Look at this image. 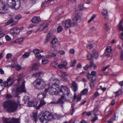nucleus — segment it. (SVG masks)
Here are the masks:
<instances>
[{
    "label": "nucleus",
    "instance_id": "1",
    "mask_svg": "<svg viewBox=\"0 0 123 123\" xmlns=\"http://www.w3.org/2000/svg\"><path fill=\"white\" fill-rule=\"evenodd\" d=\"M39 118L42 123H47L49 120L52 118L58 120L60 118L59 115L55 114L53 116L52 114L48 112H45L44 114H42L39 116Z\"/></svg>",
    "mask_w": 123,
    "mask_h": 123
},
{
    "label": "nucleus",
    "instance_id": "2",
    "mask_svg": "<svg viewBox=\"0 0 123 123\" xmlns=\"http://www.w3.org/2000/svg\"><path fill=\"white\" fill-rule=\"evenodd\" d=\"M4 107L6 110L9 112L16 111L17 108L16 102L12 100L5 101L4 104Z\"/></svg>",
    "mask_w": 123,
    "mask_h": 123
},
{
    "label": "nucleus",
    "instance_id": "3",
    "mask_svg": "<svg viewBox=\"0 0 123 123\" xmlns=\"http://www.w3.org/2000/svg\"><path fill=\"white\" fill-rule=\"evenodd\" d=\"M35 87L37 89H41L44 88L46 86L44 80L40 78H37L33 83Z\"/></svg>",
    "mask_w": 123,
    "mask_h": 123
},
{
    "label": "nucleus",
    "instance_id": "4",
    "mask_svg": "<svg viewBox=\"0 0 123 123\" xmlns=\"http://www.w3.org/2000/svg\"><path fill=\"white\" fill-rule=\"evenodd\" d=\"M58 87L55 86V85H52L49 86L48 88H46L45 90V92L46 94L47 92L50 94L53 95L56 91Z\"/></svg>",
    "mask_w": 123,
    "mask_h": 123
},
{
    "label": "nucleus",
    "instance_id": "5",
    "mask_svg": "<svg viewBox=\"0 0 123 123\" xmlns=\"http://www.w3.org/2000/svg\"><path fill=\"white\" fill-rule=\"evenodd\" d=\"M12 2H9L8 5L12 8L16 9H18L20 6L21 2L19 0H11Z\"/></svg>",
    "mask_w": 123,
    "mask_h": 123
},
{
    "label": "nucleus",
    "instance_id": "6",
    "mask_svg": "<svg viewBox=\"0 0 123 123\" xmlns=\"http://www.w3.org/2000/svg\"><path fill=\"white\" fill-rule=\"evenodd\" d=\"M67 64V62L66 61H62L61 63L59 65H58L57 62H52L51 63L52 66L53 67L56 68L58 67L59 68H65Z\"/></svg>",
    "mask_w": 123,
    "mask_h": 123
},
{
    "label": "nucleus",
    "instance_id": "7",
    "mask_svg": "<svg viewBox=\"0 0 123 123\" xmlns=\"http://www.w3.org/2000/svg\"><path fill=\"white\" fill-rule=\"evenodd\" d=\"M61 89L63 90L64 93L69 98H72V95L70 92L69 89L66 85H62L60 87Z\"/></svg>",
    "mask_w": 123,
    "mask_h": 123
},
{
    "label": "nucleus",
    "instance_id": "8",
    "mask_svg": "<svg viewBox=\"0 0 123 123\" xmlns=\"http://www.w3.org/2000/svg\"><path fill=\"white\" fill-rule=\"evenodd\" d=\"M4 123H20L19 120L14 118H4L3 119Z\"/></svg>",
    "mask_w": 123,
    "mask_h": 123
},
{
    "label": "nucleus",
    "instance_id": "9",
    "mask_svg": "<svg viewBox=\"0 0 123 123\" xmlns=\"http://www.w3.org/2000/svg\"><path fill=\"white\" fill-rule=\"evenodd\" d=\"M25 81H24L21 85L19 86V83H18V85L17 84V87L16 89V91L18 92H26V90L25 87Z\"/></svg>",
    "mask_w": 123,
    "mask_h": 123
},
{
    "label": "nucleus",
    "instance_id": "10",
    "mask_svg": "<svg viewBox=\"0 0 123 123\" xmlns=\"http://www.w3.org/2000/svg\"><path fill=\"white\" fill-rule=\"evenodd\" d=\"M81 20V18L80 14H78L75 17L73 18L72 20V24L74 26H75L77 25L78 23Z\"/></svg>",
    "mask_w": 123,
    "mask_h": 123
},
{
    "label": "nucleus",
    "instance_id": "11",
    "mask_svg": "<svg viewBox=\"0 0 123 123\" xmlns=\"http://www.w3.org/2000/svg\"><path fill=\"white\" fill-rule=\"evenodd\" d=\"M93 57H94L96 59H97L98 56V53L96 50H94L93 51ZM88 59L90 60H92L93 58V56L92 54H89L87 55Z\"/></svg>",
    "mask_w": 123,
    "mask_h": 123
},
{
    "label": "nucleus",
    "instance_id": "12",
    "mask_svg": "<svg viewBox=\"0 0 123 123\" xmlns=\"http://www.w3.org/2000/svg\"><path fill=\"white\" fill-rule=\"evenodd\" d=\"M72 90L74 92V99H75L76 98V93L75 92L77 90L78 88V86L77 85V83H76V82L74 81H72Z\"/></svg>",
    "mask_w": 123,
    "mask_h": 123
},
{
    "label": "nucleus",
    "instance_id": "13",
    "mask_svg": "<svg viewBox=\"0 0 123 123\" xmlns=\"http://www.w3.org/2000/svg\"><path fill=\"white\" fill-rule=\"evenodd\" d=\"M50 82L52 85H54L55 86L58 87V84L59 83L60 81L59 80L53 77H52L50 80Z\"/></svg>",
    "mask_w": 123,
    "mask_h": 123
},
{
    "label": "nucleus",
    "instance_id": "14",
    "mask_svg": "<svg viewBox=\"0 0 123 123\" xmlns=\"http://www.w3.org/2000/svg\"><path fill=\"white\" fill-rule=\"evenodd\" d=\"M20 32V29L17 27L11 29L10 31V33L13 35H17L19 34Z\"/></svg>",
    "mask_w": 123,
    "mask_h": 123
},
{
    "label": "nucleus",
    "instance_id": "15",
    "mask_svg": "<svg viewBox=\"0 0 123 123\" xmlns=\"http://www.w3.org/2000/svg\"><path fill=\"white\" fill-rule=\"evenodd\" d=\"M59 74H61V75L62 79V80L66 81H68V80L66 77V74L65 72H63L62 71H59L58 72Z\"/></svg>",
    "mask_w": 123,
    "mask_h": 123
},
{
    "label": "nucleus",
    "instance_id": "16",
    "mask_svg": "<svg viewBox=\"0 0 123 123\" xmlns=\"http://www.w3.org/2000/svg\"><path fill=\"white\" fill-rule=\"evenodd\" d=\"M62 24V25L64 26L65 28H68L71 26L72 22L70 20H68L63 22Z\"/></svg>",
    "mask_w": 123,
    "mask_h": 123
},
{
    "label": "nucleus",
    "instance_id": "17",
    "mask_svg": "<svg viewBox=\"0 0 123 123\" xmlns=\"http://www.w3.org/2000/svg\"><path fill=\"white\" fill-rule=\"evenodd\" d=\"M8 12V8L7 6L5 5L0 7V13L5 14Z\"/></svg>",
    "mask_w": 123,
    "mask_h": 123
},
{
    "label": "nucleus",
    "instance_id": "18",
    "mask_svg": "<svg viewBox=\"0 0 123 123\" xmlns=\"http://www.w3.org/2000/svg\"><path fill=\"white\" fill-rule=\"evenodd\" d=\"M38 103V102L35 100L33 101H30L28 102V104L29 107H35L37 105Z\"/></svg>",
    "mask_w": 123,
    "mask_h": 123
},
{
    "label": "nucleus",
    "instance_id": "19",
    "mask_svg": "<svg viewBox=\"0 0 123 123\" xmlns=\"http://www.w3.org/2000/svg\"><path fill=\"white\" fill-rule=\"evenodd\" d=\"M102 12L103 18L105 19H107L108 18V16L107 15V10L104 9H103Z\"/></svg>",
    "mask_w": 123,
    "mask_h": 123
},
{
    "label": "nucleus",
    "instance_id": "20",
    "mask_svg": "<svg viewBox=\"0 0 123 123\" xmlns=\"http://www.w3.org/2000/svg\"><path fill=\"white\" fill-rule=\"evenodd\" d=\"M48 27V24L47 23L43 24L40 26L39 28V30L40 31H42L44 29L47 30Z\"/></svg>",
    "mask_w": 123,
    "mask_h": 123
},
{
    "label": "nucleus",
    "instance_id": "21",
    "mask_svg": "<svg viewBox=\"0 0 123 123\" xmlns=\"http://www.w3.org/2000/svg\"><path fill=\"white\" fill-rule=\"evenodd\" d=\"M43 73L42 72H39L37 73H35L32 75V76L35 78L38 77H42L43 76Z\"/></svg>",
    "mask_w": 123,
    "mask_h": 123
},
{
    "label": "nucleus",
    "instance_id": "22",
    "mask_svg": "<svg viewBox=\"0 0 123 123\" xmlns=\"http://www.w3.org/2000/svg\"><path fill=\"white\" fill-rule=\"evenodd\" d=\"M40 19L37 17H34L32 19V21L33 23L35 24L40 22Z\"/></svg>",
    "mask_w": 123,
    "mask_h": 123
},
{
    "label": "nucleus",
    "instance_id": "23",
    "mask_svg": "<svg viewBox=\"0 0 123 123\" xmlns=\"http://www.w3.org/2000/svg\"><path fill=\"white\" fill-rule=\"evenodd\" d=\"M24 39L22 38H20L19 39H16L15 40L14 43H18V44H21L23 42Z\"/></svg>",
    "mask_w": 123,
    "mask_h": 123
},
{
    "label": "nucleus",
    "instance_id": "24",
    "mask_svg": "<svg viewBox=\"0 0 123 123\" xmlns=\"http://www.w3.org/2000/svg\"><path fill=\"white\" fill-rule=\"evenodd\" d=\"M46 102L43 100H41L38 106L37 107V109H38L41 107L45 105Z\"/></svg>",
    "mask_w": 123,
    "mask_h": 123
},
{
    "label": "nucleus",
    "instance_id": "25",
    "mask_svg": "<svg viewBox=\"0 0 123 123\" xmlns=\"http://www.w3.org/2000/svg\"><path fill=\"white\" fill-rule=\"evenodd\" d=\"M45 93H41V94H39L37 95V98L38 99H41L45 97V95L46 94Z\"/></svg>",
    "mask_w": 123,
    "mask_h": 123
},
{
    "label": "nucleus",
    "instance_id": "26",
    "mask_svg": "<svg viewBox=\"0 0 123 123\" xmlns=\"http://www.w3.org/2000/svg\"><path fill=\"white\" fill-rule=\"evenodd\" d=\"M57 101L58 102V104L60 103L63 104L65 102V96H61V97Z\"/></svg>",
    "mask_w": 123,
    "mask_h": 123
},
{
    "label": "nucleus",
    "instance_id": "27",
    "mask_svg": "<svg viewBox=\"0 0 123 123\" xmlns=\"http://www.w3.org/2000/svg\"><path fill=\"white\" fill-rule=\"evenodd\" d=\"M37 115V113H35L33 114V119L35 123L38 120Z\"/></svg>",
    "mask_w": 123,
    "mask_h": 123
},
{
    "label": "nucleus",
    "instance_id": "28",
    "mask_svg": "<svg viewBox=\"0 0 123 123\" xmlns=\"http://www.w3.org/2000/svg\"><path fill=\"white\" fill-rule=\"evenodd\" d=\"M51 36V34L50 33H49L47 35L46 39L44 42V43L46 44L47 43L48 41L50 39Z\"/></svg>",
    "mask_w": 123,
    "mask_h": 123
},
{
    "label": "nucleus",
    "instance_id": "29",
    "mask_svg": "<svg viewBox=\"0 0 123 123\" xmlns=\"http://www.w3.org/2000/svg\"><path fill=\"white\" fill-rule=\"evenodd\" d=\"M96 73L95 72L93 71H92L91 74L88 75V79H90L91 78H92V75L95 76L96 74Z\"/></svg>",
    "mask_w": 123,
    "mask_h": 123
},
{
    "label": "nucleus",
    "instance_id": "30",
    "mask_svg": "<svg viewBox=\"0 0 123 123\" xmlns=\"http://www.w3.org/2000/svg\"><path fill=\"white\" fill-rule=\"evenodd\" d=\"M12 83H8V82L7 81H5L3 83V84L4 85V87H6L7 86L9 87L12 85Z\"/></svg>",
    "mask_w": 123,
    "mask_h": 123
},
{
    "label": "nucleus",
    "instance_id": "31",
    "mask_svg": "<svg viewBox=\"0 0 123 123\" xmlns=\"http://www.w3.org/2000/svg\"><path fill=\"white\" fill-rule=\"evenodd\" d=\"M48 62V61L47 58L43 57L42 60V63L43 64H45Z\"/></svg>",
    "mask_w": 123,
    "mask_h": 123
},
{
    "label": "nucleus",
    "instance_id": "32",
    "mask_svg": "<svg viewBox=\"0 0 123 123\" xmlns=\"http://www.w3.org/2000/svg\"><path fill=\"white\" fill-rule=\"evenodd\" d=\"M123 23V20L122 19L120 21L118 29L120 31H123V27L122 26V24Z\"/></svg>",
    "mask_w": 123,
    "mask_h": 123
},
{
    "label": "nucleus",
    "instance_id": "33",
    "mask_svg": "<svg viewBox=\"0 0 123 123\" xmlns=\"http://www.w3.org/2000/svg\"><path fill=\"white\" fill-rule=\"evenodd\" d=\"M58 94L59 95L62 96H64L66 94L64 93V92H63V90H62L61 89H60L59 91L58 92Z\"/></svg>",
    "mask_w": 123,
    "mask_h": 123
},
{
    "label": "nucleus",
    "instance_id": "34",
    "mask_svg": "<svg viewBox=\"0 0 123 123\" xmlns=\"http://www.w3.org/2000/svg\"><path fill=\"white\" fill-rule=\"evenodd\" d=\"M15 80L14 79L13 77L11 78V77H9L7 79V81L8 82V83H12V84L13 83V80Z\"/></svg>",
    "mask_w": 123,
    "mask_h": 123
},
{
    "label": "nucleus",
    "instance_id": "35",
    "mask_svg": "<svg viewBox=\"0 0 123 123\" xmlns=\"http://www.w3.org/2000/svg\"><path fill=\"white\" fill-rule=\"evenodd\" d=\"M30 99L29 97V96L25 95L24 97V101L25 103H26V102H29Z\"/></svg>",
    "mask_w": 123,
    "mask_h": 123
},
{
    "label": "nucleus",
    "instance_id": "36",
    "mask_svg": "<svg viewBox=\"0 0 123 123\" xmlns=\"http://www.w3.org/2000/svg\"><path fill=\"white\" fill-rule=\"evenodd\" d=\"M105 29L107 31H108L110 29V28L109 26V23H106L105 24Z\"/></svg>",
    "mask_w": 123,
    "mask_h": 123
},
{
    "label": "nucleus",
    "instance_id": "37",
    "mask_svg": "<svg viewBox=\"0 0 123 123\" xmlns=\"http://www.w3.org/2000/svg\"><path fill=\"white\" fill-rule=\"evenodd\" d=\"M57 42V39L55 38H54L51 42V43L53 45L55 44Z\"/></svg>",
    "mask_w": 123,
    "mask_h": 123
},
{
    "label": "nucleus",
    "instance_id": "38",
    "mask_svg": "<svg viewBox=\"0 0 123 123\" xmlns=\"http://www.w3.org/2000/svg\"><path fill=\"white\" fill-rule=\"evenodd\" d=\"M23 74H19L18 77V83H19V81L23 78Z\"/></svg>",
    "mask_w": 123,
    "mask_h": 123
},
{
    "label": "nucleus",
    "instance_id": "39",
    "mask_svg": "<svg viewBox=\"0 0 123 123\" xmlns=\"http://www.w3.org/2000/svg\"><path fill=\"white\" fill-rule=\"evenodd\" d=\"M36 58L38 60H39L43 57V56L41 55L40 54L36 55Z\"/></svg>",
    "mask_w": 123,
    "mask_h": 123
},
{
    "label": "nucleus",
    "instance_id": "40",
    "mask_svg": "<svg viewBox=\"0 0 123 123\" xmlns=\"http://www.w3.org/2000/svg\"><path fill=\"white\" fill-rule=\"evenodd\" d=\"M86 8V7H84L83 5H81L78 6V9L80 11L84 10Z\"/></svg>",
    "mask_w": 123,
    "mask_h": 123
},
{
    "label": "nucleus",
    "instance_id": "41",
    "mask_svg": "<svg viewBox=\"0 0 123 123\" xmlns=\"http://www.w3.org/2000/svg\"><path fill=\"white\" fill-rule=\"evenodd\" d=\"M13 21V19L12 18H11L10 20H9L8 21L6 22V25H8L11 23H12Z\"/></svg>",
    "mask_w": 123,
    "mask_h": 123
},
{
    "label": "nucleus",
    "instance_id": "42",
    "mask_svg": "<svg viewBox=\"0 0 123 123\" xmlns=\"http://www.w3.org/2000/svg\"><path fill=\"white\" fill-rule=\"evenodd\" d=\"M63 30L62 27L61 26H59L57 28V31L58 33H59L62 31Z\"/></svg>",
    "mask_w": 123,
    "mask_h": 123
},
{
    "label": "nucleus",
    "instance_id": "43",
    "mask_svg": "<svg viewBox=\"0 0 123 123\" xmlns=\"http://www.w3.org/2000/svg\"><path fill=\"white\" fill-rule=\"evenodd\" d=\"M30 55V53L29 52H26L23 55L24 58H28Z\"/></svg>",
    "mask_w": 123,
    "mask_h": 123
},
{
    "label": "nucleus",
    "instance_id": "44",
    "mask_svg": "<svg viewBox=\"0 0 123 123\" xmlns=\"http://www.w3.org/2000/svg\"><path fill=\"white\" fill-rule=\"evenodd\" d=\"M37 64L35 63L33 64L32 67V69L35 70H37Z\"/></svg>",
    "mask_w": 123,
    "mask_h": 123
},
{
    "label": "nucleus",
    "instance_id": "45",
    "mask_svg": "<svg viewBox=\"0 0 123 123\" xmlns=\"http://www.w3.org/2000/svg\"><path fill=\"white\" fill-rule=\"evenodd\" d=\"M76 63V61L75 60H74L73 62H71V65H70L71 67H72L74 66Z\"/></svg>",
    "mask_w": 123,
    "mask_h": 123
},
{
    "label": "nucleus",
    "instance_id": "46",
    "mask_svg": "<svg viewBox=\"0 0 123 123\" xmlns=\"http://www.w3.org/2000/svg\"><path fill=\"white\" fill-rule=\"evenodd\" d=\"M96 17V16L95 15H92V16L91 17L90 19L88 21V22L89 23L91 22L92 21H93L94 20V18Z\"/></svg>",
    "mask_w": 123,
    "mask_h": 123
},
{
    "label": "nucleus",
    "instance_id": "47",
    "mask_svg": "<svg viewBox=\"0 0 123 123\" xmlns=\"http://www.w3.org/2000/svg\"><path fill=\"white\" fill-rule=\"evenodd\" d=\"M33 52L36 55H37L39 54L40 51L38 49H34L33 50Z\"/></svg>",
    "mask_w": 123,
    "mask_h": 123
},
{
    "label": "nucleus",
    "instance_id": "48",
    "mask_svg": "<svg viewBox=\"0 0 123 123\" xmlns=\"http://www.w3.org/2000/svg\"><path fill=\"white\" fill-rule=\"evenodd\" d=\"M106 50L108 52L110 53L111 52L112 50L110 46H108L106 48Z\"/></svg>",
    "mask_w": 123,
    "mask_h": 123
},
{
    "label": "nucleus",
    "instance_id": "49",
    "mask_svg": "<svg viewBox=\"0 0 123 123\" xmlns=\"http://www.w3.org/2000/svg\"><path fill=\"white\" fill-rule=\"evenodd\" d=\"M12 55L11 53H8L6 55V58L7 59H8L12 56Z\"/></svg>",
    "mask_w": 123,
    "mask_h": 123
},
{
    "label": "nucleus",
    "instance_id": "50",
    "mask_svg": "<svg viewBox=\"0 0 123 123\" xmlns=\"http://www.w3.org/2000/svg\"><path fill=\"white\" fill-rule=\"evenodd\" d=\"M13 96L11 95L8 94L6 95V98H12Z\"/></svg>",
    "mask_w": 123,
    "mask_h": 123
},
{
    "label": "nucleus",
    "instance_id": "51",
    "mask_svg": "<svg viewBox=\"0 0 123 123\" xmlns=\"http://www.w3.org/2000/svg\"><path fill=\"white\" fill-rule=\"evenodd\" d=\"M15 68L16 70L18 71L21 69V67L20 66L18 65H16Z\"/></svg>",
    "mask_w": 123,
    "mask_h": 123
},
{
    "label": "nucleus",
    "instance_id": "52",
    "mask_svg": "<svg viewBox=\"0 0 123 123\" xmlns=\"http://www.w3.org/2000/svg\"><path fill=\"white\" fill-rule=\"evenodd\" d=\"M87 89H84L82 92V93L83 94H85L87 92Z\"/></svg>",
    "mask_w": 123,
    "mask_h": 123
},
{
    "label": "nucleus",
    "instance_id": "53",
    "mask_svg": "<svg viewBox=\"0 0 123 123\" xmlns=\"http://www.w3.org/2000/svg\"><path fill=\"white\" fill-rule=\"evenodd\" d=\"M94 84L93 83V81H92L90 83V86L92 88H94Z\"/></svg>",
    "mask_w": 123,
    "mask_h": 123
},
{
    "label": "nucleus",
    "instance_id": "54",
    "mask_svg": "<svg viewBox=\"0 0 123 123\" xmlns=\"http://www.w3.org/2000/svg\"><path fill=\"white\" fill-rule=\"evenodd\" d=\"M77 98L76 102H78L81 99V96L76 97V98Z\"/></svg>",
    "mask_w": 123,
    "mask_h": 123
},
{
    "label": "nucleus",
    "instance_id": "55",
    "mask_svg": "<svg viewBox=\"0 0 123 123\" xmlns=\"http://www.w3.org/2000/svg\"><path fill=\"white\" fill-rule=\"evenodd\" d=\"M94 64L93 63V62L92 61H91L90 62V68H91L92 67H93L94 65Z\"/></svg>",
    "mask_w": 123,
    "mask_h": 123
},
{
    "label": "nucleus",
    "instance_id": "56",
    "mask_svg": "<svg viewBox=\"0 0 123 123\" xmlns=\"http://www.w3.org/2000/svg\"><path fill=\"white\" fill-rule=\"evenodd\" d=\"M22 18V16L21 15H17L15 17V18L17 19H21Z\"/></svg>",
    "mask_w": 123,
    "mask_h": 123
},
{
    "label": "nucleus",
    "instance_id": "57",
    "mask_svg": "<svg viewBox=\"0 0 123 123\" xmlns=\"http://www.w3.org/2000/svg\"><path fill=\"white\" fill-rule=\"evenodd\" d=\"M90 67L89 65H86L83 67V69L85 70H87L89 68H90Z\"/></svg>",
    "mask_w": 123,
    "mask_h": 123
},
{
    "label": "nucleus",
    "instance_id": "58",
    "mask_svg": "<svg viewBox=\"0 0 123 123\" xmlns=\"http://www.w3.org/2000/svg\"><path fill=\"white\" fill-rule=\"evenodd\" d=\"M99 95V94L97 91H96L95 92L94 96L95 97H97Z\"/></svg>",
    "mask_w": 123,
    "mask_h": 123
},
{
    "label": "nucleus",
    "instance_id": "59",
    "mask_svg": "<svg viewBox=\"0 0 123 123\" xmlns=\"http://www.w3.org/2000/svg\"><path fill=\"white\" fill-rule=\"evenodd\" d=\"M57 51L56 50H55L54 52L51 55V56L52 57H55L56 55V53Z\"/></svg>",
    "mask_w": 123,
    "mask_h": 123
},
{
    "label": "nucleus",
    "instance_id": "60",
    "mask_svg": "<svg viewBox=\"0 0 123 123\" xmlns=\"http://www.w3.org/2000/svg\"><path fill=\"white\" fill-rule=\"evenodd\" d=\"M5 87L3 84L0 85V91L3 90L4 88Z\"/></svg>",
    "mask_w": 123,
    "mask_h": 123
},
{
    "label": "nucleus",
    "instance_id": "61",
    "mask_svg": "<svg viewBox=\"0 0 123 123\" xmlns=\"http://www.w3.org/2000/svg\"><path fill=\"white\" fill-rule=\"evenodd\" d=\"M5 38L7 41H9L11 40V38L8 35L6 36L5 37Z\"/></svg>",
    "mask_w": 123,
    "mask_h": 123
},
{
    "label": "nucleus",
    "instance_id": "62",
    "mask_svg": "<svg viewBox=\"0 0 123 123\" xmlns=\"http://www.w3.org/2000/svg\"><path fill=\"white\" fill-rule=\"evenodd\" d=\"M120 58L121 60H123V51H122L121 52Z\"/></svg>",
    "mask_w": 123,
    "mask_h": 123
},
{
    "label": "nucleus",
    "instance_id": "63",
    "mask_svg": "<svg viewBox=\"0 0 123 123\" xmlns=\"http://www.w3.org/2000/svg\"><path fill=\"white\" fill-rule=\"evenodd\" d=\"M69 52L71 54H73L74 53V50L73 49H71L70 50Z\"/></svg>",
    "mask_w": 123,
    "mask_h": 123
},
{
    "label": "nucleus",
    "instance_id": "64",
    "mask_svg": "<svg viewBox=\"0 0 123 123\" xmlns=\"http://www.w3.org/2000/svg\"><path fill=\"white\" fill-rule=\"evenodd\" d=\"M120 38L122 40H123V32L121 33H120Z\"/></svg>",
    "mask_w": 123,
    "mask_h": 123
}]
</instances>
